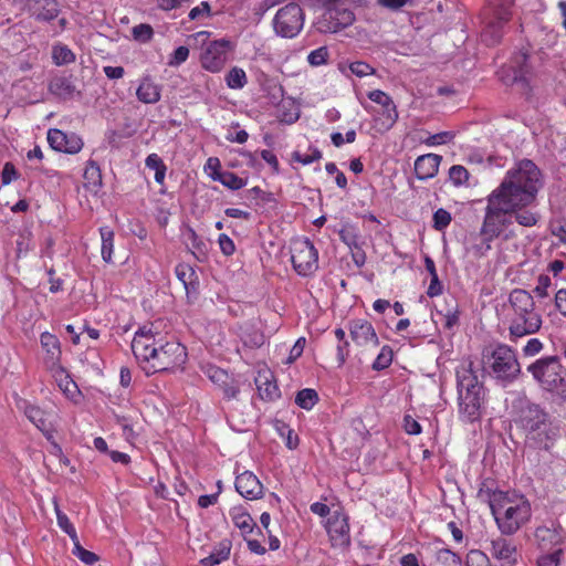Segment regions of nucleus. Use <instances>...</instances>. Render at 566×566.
<instances>
[{
  "label": "nucleus",
  "instance_id": "f257e3e1",
  "mask_svg": "<svg viewBox=\"0 0 566 566\" xmlns=\"http://www.w3.org/2000/svg\"><path fill=\"white\" fill-rule=\"evenodd\" d=\"M543 187L541 169L531 159H522L509 169L501 184L486 197L488 224L514 218L523 227H534L539 214L528 209Z\"/></svg>",
  "mask_w": 566,
  "mask_h": 566
},
{
  "label": "nucleus",
  "instance_id": "f03ea898",
  "mask_svg": "<svg viewBox=\"0 0 566 566\" xmlns=\"http://www.w3.org/2000/svg\"><path fill=\"white\" fill-rule=\"evenodd\" d=\"M132 350L147 375L184 370L188 359L186 346L175 339L166 340L154 323L135 332Z\"/></svg>",
  "mask_w": 566,
  "mask_h": 566
},
{
  "label": "nucleus",
  "instance_id": "7ed1b4c3",
  "mask_svg": "<svg viewBox=\"0 0 566 566\" xmlns=\"http://www.w3.org/2000/svg\"><path fill=\"white\" fill-rule=\"evenodd\" d=\"M515 423L523 430L526 441L539 449L549 450L559 434V429L549 413L535 402L521 403Z\"/></svg>",
  "mask_w": 566,
  "mask_h": 566
},
{
  "label": "nucleus",
  "instance_id": "20e7f679",
  "mask_svg": "<svg viewBox=\"0 0 566 566\" xmlns=\"http://www.w3.org/2000/svg\"><path fill=\"white\" fill-rule=\"evenodd\" d=\"M507 322L509 338L514 343L541 329L543 318L536 308L531 293L522 289L511 291L509 295Z\"/></svg>",
  "mask_w": 566,
  "mask_h": 566
},
{
  "label": "nucleus",
  "instance_id": "39448f33",
  "mask_svg": "<svg viewBox=\"0 0 566 566\" xmlns=\"http://www.w3.org/2000/svg\"><path fill=\"white\" fill-rule=\"evenodd\" d=\"M489 503L495 523L503 535L515 534L531 520V503L524 495L494 491Z\"/></svg>",
  "mask_w": 566,
  "mask_h": 566
},
{
  "label": "nucleus",
  "instance_id": "423d86ee",
  "mask_svg": "<svg viewBox=\"0 0 566 566\" xmlns=\"http://www.w3.org/2000/svg\"><path fill=\"white\" fill-rule=\"evenodd\" d=\"M539 388L560 402L566 401V367L557 355L543 356L526 367Z\"/></svg>",
  "mask_w": 566,
  "mask_h": 566
},
{
  "label": "nucleus",
  "instance_id": "0eeeda50",
  "mask_svg": "<svg viewBox=\"0 0 566 566\" xmlns=\"http://www.w3.org/2000/svg\"><path fill=\"white\" fill-rule=\"evenodd\" d=\"M364 6L365 0H325L316 28L322 33H337L353 25L356 20L355 9Z\"/></svg>",
  "mask_w": 566,
  "mask_h": 566
},
{
  "label": "nucleus",
  "instance_id": "6e6552de",
  "mask_svg": "<svg viewBox=\"0 0 566 566\" xmlns=\"http://www.w3.org/2000/svg\"><path fill=\"white\" fill-rule=\"evenodd\" d=\"M485 370L496 380L512 382L521 374L516 350L506 344H496L483 354Z\"/></svg>",
  "mask_w": 566,
  "mask_h": 566
},
{
  "label": "nucleus",
  "instance_id": "1a4fd4ad",
  "mask_svg": "<svg viewBox=\"0 0 566 566\" xmlns=\"http://www.w3.org/2000/svg\"><path fill=\"white\" fill-rule=\"evenodd\" d=\"M512 0H488L481 12L484 30L482 36L491 44L497 43L501 38V29L512 17Z\"/></svg>",
  "mask_w": 566,
  "mask_h": 566
},
{
  "label": "nucleus",
  "instance_id": "9d476101",
  "mask_svg": "<svg viewBox=\"0 0 566 566\" xmlns=\"http://www.w3.org/2000/svg\"><path fill=\"white\" fill-rule=\"evenodd\" d=\"M305 14L300 4L290 2L279 9L273 19L274 32L286 39H293L304 27Z\"/></svg>",
  "mask_w": 566,
  "mask_h": 566
},
{
  "label": "nucleus",
  "instance_id": "9b49d317",
  "mask_svg": "<svg viewBox=\"0 0 566 566\" xmlns=\"http://www.w3.org/2000/svg\"><path fill=\"white\" fill-rule=\"evenodd\" d=\"M291 261L298 275H312L318 269V251L310 239H295L291 243Z\"/></svg>",
  "mask_w": 566,
  "mask_h": 566
},
{
  "label": "nucleus",
  "instance_id": "f8f14e48",
  "mask_svg": "<svg viewBox=\"0 0 566 566\" xmlns=\"http://www.w3.org/2000/svg\"><path fill=\"white\" fill-rule=\"evenodd\" d=\"M232 51V43L228 40H214L205 45L200 54L202 69L211 73H219L229 60Z\"/></svg>",
  "mask_w": 566,
  "mask_h": 566
},
{
  "label": "nucleus",
  "instance_id": "ddd939ff",
  "mask_svg": "<svg viewBox=\"0 0 566 566\" xmlns=\"http://www.w3.org/2000/svg\"><path fill=\"white\" fill-rule=\"evenodd\" d=\"M488 206L485 207V213L483 218L482 226L480 228V235L482 237V242L480 244H474L472 247V252L476 258L484 256L491 250V242L499 238L501 233L512 224V220L510 218H501L502 223L488 224Z\"/></svg>",
  "mask_w": 566,
  "mask_h": 566
},
{
  "label": "nucleus",
  "instance_id": "4468645a",
  "mask_svg": "<svg viewBox=\"0 0 566 566\" xmlns=\"http://www.w3.org/2000/svg\"><path fill=\"white\" fill-rule=\"evenodd\" d=\"M18 408L23 410L24 416L48 438H53L54 432V415L45 411L36 405L27 400H21Z\"/></svg>",
  "mask_w": 566,
  "mask_h": 566
},
{
  "label": "nucleus",
  "instance_id": "2eb2a0df",
  "mask_svg": "<svg viewBox=\"0 0 566 566\" xmlns=\"http://www.w3.org/2000/svg\"><path fill=\"white\" fill-rule=\"evenodd\" d=\"M534 537L537 547L542 552H553L562 547L565 541L564 528L557 523L537 526L534 532Z\"/></svg>",
  "mask_w": 566,
  "mask_h": 566
},
{
  "label": "nucleus",
  "instance_id": "dca6fc26",
  "mask_svg": "<svg viewBox=\"0 0 566 566\" xmlns=\"http://www.w3.org/2000/svg\"><path fill=\"white\" fill-rule=\"evenodd\" d=\"M326 531L333 546L344 547L349 545L348 516L342 511H334L327 520Z\"/></svg>",
  "mask_w": 566,
  "mask_h": 566
},
{
  "label": "nucleus",
  "instance_id": "f3484780",
  "mask_svg": "<svg viewBox=\"0 0 566 566\" xmlns=\"http://www.w3.org/2000/svg\"><path fill=\"white\" fill-rule=\"evenodd\" d=\"M46 138L52 149L71 155L80 153L84 145L76 134H66L57 128H50Z\"/></svg>",
  "mask_w": 566,
  "mask_h": 566
},
{
  "label": "nucleus",
  "instance_id": "a211bd4d",
  "mask_svg": "<svg viewBox=\"0 0 566 566\" xmlns=\"http://www.w3.org/2000/svg\"><path fill=\"white\" fill-rule=\"evenodd\" d=\"M207 376L221 390L226 400L238 399L240 394L239 382L227 370L211 366L207 370Z\"/></svg>",
  "mask_w": 566,
  "mask_h": 566
},
{
  "label": "nucleus",
  "instance_id": "6ab92c4d",
  "mask_svg": "<svg viewBox=\"0 0 566 566\" xmlns=\"http://www.w3.org/2000/svg\"><path fill=\"white\" fill-rule=\"evenodd\" d=\"M349 334L352 340L359 347H377L378 336L373 324L366 319H354L349 322Z\"/></svg>",
  "mask_w": 566,
  "mask_h": 566
},
{
  "label": "nucleus",
  "instance_id": "aec40b11",
  "mask_svg": "<svg viewBox=\"0 0 566 566\" xmlns=\"http://www.w3.org/2000/svg\"><path fill=\"white\" fill-rule=\"evenodd\" d=\"M237 492L244 499L253 501L263 496V484L251 471L238 474L234 481Z\"/></svg>",
  "mask_w": 566,
  "mask_h": 566
},
{
  "label": "nucleus",
  "instance_id": "412c9836",
  "mask_svg": "<svg viewBox=\"0 0 566 566\" xmlns=\"http://www.w3.org/2000/svg\"><path fill=\"white\" fill-rule=\"evenodd\" d=\"M483 398V391L473 390L459 392L460 415L469 422L478 420L481 416Z\"/></svg>",
  "mask_w": 566,
  "mask_h": 566
},
{
  "label": "nucleus",
  "instance_id": "4be33fe9",
  "mask_svg": "<svg viewBox=\"0 0 566 566\" xmlns=\"http://www.w3.org/2000/svg\"><path fill=\"white\" fill-rule=\"evenodd\" d=\"M490 554L500 563V566H514L517 562L515 544L504 537H496L491 541Z\"/></svg>",
  "mask_w": 566,
  "mask_h": 566
},
{
  "label": "nucleus",
  "instance_id": "5701e85b",
  "mask_svg": "<svg viewBox=\"0 0 566 566\" xmlns=\"http://www.w3.org/2000/svg\"><path fill=\"white\" fill-rule=\"evenodd\" d=\"M22 2L28 12L38 21L50 22L60 13L57 0H22Z\"/></svg>",
  "mask_w": 566,
  "mask_h": 566
},
{
  "label": "nucleus",
  "instance_id": "b1692460",
  "mask_svg": "<svg viewBox=\"0 0 566 566\" xmlns=\"http://www.w3.org/2000/svg\"><path fill=\"white\" fill-rule=\"evenodd\" d=\"M41 347L44 350V365L48 369L54 370L61 366V343L59 338L49 332H43L40 336Z\"/></svg>",
  "mask_w": 566,
  "mask_h": 566
},
{
  "label": "nucleus",
  "instance_id": "393cba45",
  "mask_svg": "<svg viewBox=\"0 0 566 566\" xmlns=\"http://www.w3.org/2000/svg\"><path fill=\"white\" fill-rule=\"evenodd\" d=\"M442 156L437 154H426L415 160V174L419 180H428L438 175Z\"/></svg>",
  "mask_w": 566,
  "mask_h": 566
},
{
  "label": "nucleus",
  "instance_id": "a878e982",
  "mask_svg": "<svg viewBox=\"0 0 566 566\" xmlns=\"http://www.w3.org/2000/svg\"><path fill=\"white\" fill-rule=\"evenodd\" d=\"M184 242L191 252V254L199 261L205 262L208 259L209 244L208 242L198 235V233L191 227H187L182 231Z\"/></svg>",
  "mask_w": 566,
  "mask_h": 566
},
{
  "label": "nucleus",
  "instance_id": "bb28decb",
  "mask_svg": "<svg viewBox=\"0 0 566 566\" xmlns=\"http://www.w3.org/2000/svg\"><path fill=\"white\" fill-rule=\"evenodd\" d=\"M472 363L462 365L457 369L458 391H483L482 384L479 382L478 376L472 369Z\"/></svg>",
  "mask_w": 566,
  "mask_h": 566
},
{
  "label": "nucleus",
  "instance_id": "cd10ccee",
  "mask_svg": "<svg viewBox=\"0 0 566 566\" xmlns=\"http://www.w3.org/2000/svg\"><path fill=\"white\" fill-rule=\"evenodd\" d=\"M136 96L142 103L155 104L161 97V86L155 83L150 76H144L136 90Z\"/></svg>",
  "mask_w": 566,
  "mask_h": 566
},
{
  "label": "nucleus",
  "instance_id": "c85d7f7f",
  "mask_svg": "<svg viewBox=\"0 0 566 566\" xmlns=\"http://www.w3.org/2000/svg\"><path fill=\"white\" fill-rule=\"evenodd\" d=\"M527 55L526 54H520L517 56V66L510 64L504 65L501 67V70L497 72L501 81L506 85H512L518 81L524 80L525 75V64H526Z\"/></svg>",
  "mask_w": 566,
  "mask_h": 566
},
{
  "label": "nucleus",
  "instance_id": "c756f323",
  "mask_svg": "<svg viewBox=\"0 0 566 566\" xmlns=\"http://www.w3.org/2000/svg\"><path fill=\"white\" fill-rule=\"evenodd\" d=\"M229 515L234 526L240 530L241 535L244 538L256 527V524L251 517L250 513L242 505L231 507Z\"/></svg>",
  "mask_w": 566,
  "mask_h": 566
},
{
  "label": "nucleus",
  "instance_id": "7c9ffc66",
  "mask_svg": "<svg viewBox=\"0 0 566 566\" xmlns=\"http://www.w3.org/2000/svg\"><path fill=\"white\" fill-rule=\"evenodd\" d=\"M54 371V377L57 381L59 388L67 399L72 400L73 402H77L82 395L76 382L71 378V376L62 366H60V368H55Z\"/></svg>",
  "mask_w": 566,
  "mask_h": 566
},
{
  "label": "nucleus",
  "instance_id": "2f4dec72",
  "mask_svg": "<svg viewBox=\"0 0 566 566\" xmlns=\"http://www.w3.org/2000/svg\"><path fill=\"white\" fill-rule=\"evenodd\" d=\"M48 90L51 94L59 98L70 99L73 97L76 87L73 84L71 77L55 76L50 81Z\"/></svg>",
  "mask_w": 566,
  "mask_h": 566
},
{
  "label": "nucleus",
  "instance_id": "473e14b6",
  "mask_svg": "<svg viewBox=\"0 0 566 566\" xmlns=\"http://www.w3.org/2000/svg\"><path fill=\"white\" fill-rule=\"evenodd\" d=\"M255 382L262 400L273 401L280 397L281 392L274 379L260 374Z\"/></svg>",
  "mask_w": 566,
  "mask_h": 566
},
{
  "label": "nucleus",
  "instance_id": "72a5a7b5",
  "mask_svg": "<svg viewBox=\"0 0 566 566\" xmlns=\"http://www.w3.org/2000/svg\"><path fill=\"white\" fill-rule=\"evenodd\" d=\"M84 186L92 191H97L102 187V172L98 164L88 160L83 174Z\"/></svg>",
  "mask_w": 566,
  "mask_h": 566
},
{
  "label": "nucleus",
  "instance_id": "f704fd0d",
  "mask_svg": "<svg viewBox=\"0 0 566 566\" xmlns=\"http://www.w3.org/2000/svg\"><path fill=\"white\" fill-rule=\"evenodd\" d=\"M99 234L102 239V259L104 262L111 263L113 261L115 233L109 227L105 226L99 228Z\"/></svg>",
  "mask_w": 566,
  "mask_h": 566
},
{
  "label": "nucleus",
  "instance_id": "c9c22d12",
  "mask_svg": "<svg viewBox=\"0 0 566 566\" xmlns=\"http://www.w3.org/2000/svg\"><path fill=\"white\" fill-rule=\"evenodd\" d=\"M226 84L231 90H241L248 84V76L242 67H231L224 76Z\"/></svg>",
  "mask_w": 566,
  "mask_h": 566
},
{
  "label": "nucleus",
  "instance_id": "e433bc0d",
  "mask_svg": "<svg viewBox=\"0 0 566 566\" xmlns=\"http://www.w3.org/2000/svg\"><path fill=\"white\" fill-rule=\"evenodd\" d=\"M446 310H440L438 313L444 318V327L451 329L453 326L458 325L460 311L457 301L451 297L450 300H446Z\"/></svg>",
  "mask_w": 566,
  "mask_h": 566
},
{
  "label": "nucleus",
  "instance_id": "4c0bfd02",
  "mask_svg": "<svg viewBox=\"0 0 566 566\" xmlns=\"http://www.w3.org/2000/svg\"><path fill=\"white\" fill-rule=\"evenodd\" d=\"M368 98L371 102L379 104L381 107H387L389 115L388 119L389 122L392 120V118L396 116V105L387 93L380 90H374L368 93Z\"/></svg>",
  "mask_w": 566,
  "mask_h": 566
},
{
  "label": "nucleus",
  "instance_id": "58836bf2",
  "mask_svg": "<svg viewBox=\"0 0 566 566\" xmlns=\"http://www.w3.org/2000/svg\"><path fill=\"white\" fill-rule=\"evenodd\" d=\"M145 165L147 168L155 170V181L163 185L166 178L167 167L159 155L155 153L148 155L145 160Z\"/></svg>",
  "mask_w": 566,
  "mask_h": 566
},
{
  "label": "nucleus",
  "instance_id": "ea45409f",
  "mask_svg": "<svg viewBox=\"0 0 566 566\" xmlns=\"http://www.w3.org/2000/svg\"><path fill=\"white\" fill-rule=\"evenodd\" d=\"M214 181H219L224 187L231 190H239L247 185V179L239 177L237 174L226 170L221 174H217Z\"/></svg>",
  "mask_w": 566,
  "mask_h": 566
},
{
  "label": "nucleus",
  "instance_id": "a19ab883",
  "mask_svg": "<svg viewBox=\"0 0 566 566\" xmlns=\"http://www.w3.org/2000/svg\"><path fill=\"white\" fill-rule=\"evenodd\" d=\"M449 180L451 184L457 187H468L470 180L469 170L462 165H453L449 169Z\"/></svg>",
  "mask_w": 566,
  "mask_h": 566
},
{
  "label": "nucleus",
  "instance_id": "79ce46f5",
  "mask_svg": "<svg viewBox=\"0 0 566 566\" xmlns=\"http://www.w3.org/2000/svg\"><path fill=\"white\" fill-rule=\"evenodd\" d=\"M52 60L55 65H66L75 61V54L65 44H56L52 49Z\"/></svg>",
  "mask_w": 566,
  "mask_h": 566
},
{
  "label": "nucleus",
  "instance_id": "37998d69",
  "mask_svg": "<svg viewBox=\"0 0 566 566\" xmlns=\"http://www.w3.org/2000/svg\"><path fill=\"white\" fill-rule=\"evenodd\" d=\"M318 401V395L314 389L305 388L300 390L295 397V403L305 410H311Z\"/></svg>",
  "mask_w": 566,
  "mask_h": 566
},
{
  "label": "nucleus",
  "instance_id": "c03bdc74",
  "mask_svg": "<svg viewBox=\"0 0 566 566\" xmlns=\"http://www.w3.org/2000/svg\"><path fill=\"white\" fill-rule=\"evenodd\" d=\"M230 555V543H221L218 548L210 553V555L202 559L206 566H214L228 559Z\"/></svg>",
  "mask_w": 566,
  "mask_h": 566
},
{
  "label": "nucleus",
  "instance_id": "a18cd8bd",
  "mask_svg": "<svg viewBox=\"0 0 566 566\" xmlns=\"http://www.w3.org/2000/svg\"><path fill=\"white\" fill-rule=\"evenodd\" d=\"M55 513H56V522H57L59 527L70 536L72 542H76L78 536H77L74 525L72 524V522L70 521L67 515L59 509V505L56 503H55Z\"/></svg>",
  "mask_w": 566,
  "mask_h": 566
},
{
  "label": "nucleus",
  "instance_id": "49530a36",
  "mask_svg": "<svg viewBox=\"0 0 566 566\" xmlns=\"http://www.w3.org/2000/svg\"><path fill=\"white\" fill-rule=\"evenodd\" d=\"M436 559L442 566H461V557L449 548H440L437 551Z\"/></svg>",
  "mask_w": 566,
  "mask_h": 566
},
{
  "label": "nucleus",
  "instance_id": "de8ad7c7",
  "mask_svg": "<svg viewBox=\"0 0 566 566\" xmlns=\"http://www.w3.org/2000/svg\"><path fill=\"white\" fill-rule=\"evenodd\" d=\"M563 556V547H558L553 552H546L537 558L536 566H559Z\"/></svg>",
  "mask_w": 566,
  "mask_h": 566
},
{
  "label": "nucleus",
  "instance_id": "09e8293b",
  "mask_svg": "<svg viewBox=\"0 0 566 566\" xmlns=\"http://www.w3.org/2000/svg\"><path fill=\"white\" fill-rule=\"evenodd\" d=\"M394 353L390 346L385 345L381 347L380 353L373 363V369L382 370L389 367L392 363Z\"/></svg>",
  "mask_w": 566,
  "mask_h": 566
},
{
  "label": "nucleus",
  "instance_id": "8fccbe9b",
  "mask_svg": "<svg viewBox=\"0 0 566 566\" xmlns=\"http://www.w3.org/2000/svg\"><path fill=\"white\" fill-rule=\"evenodd\" d=\"M451 221H452L451 213L443 208H439L433 213L432 227L437 231H443L444 229H447L449 227Z\"/></svg>",
  "mask_w": 566,
  "mask_h": 566
},
{
  "label": "nucleus",
  "instance_id": "3c124183",
  "mask_svg": "<svg viewBox=\"0 0 566 566\" xmlns=\"http://www.w3.org/2000/svg\"><path fill=\"white\" fill-rule=\"evenodd\" d=\"M73 554L86 565H93L99 559L95 553L82 547L78 538L76 539V542H73Z\"/></svg>",
  "mask_w": 566,
  "mask_h": 566
},
{
  "label": "nucleus",
  "instance_id": "603ef678",
  "mask_svg": "<svg viewBox=\"0 0 566 566\" xmlns=\"http://www.w3.org/2000/svg\"><path fill=\"white\" fill-rule=\"evenodd\" d=\"M132 34L136 41L146 43L153 39L154 30L150 24L140 23L132 29Z\"/></svg>",
  "mask_w": 566,
  "mask_h": 566
},
{
  "label": "nucleus",
  "instance_id": "864d4df0",
  "mask_svg": "<svg viewBox=\"0 0 566 566\" xmlns=\"http://www.w3.org/2000/svg\"><path fill=\"white\" fill-rule=\"evenodd\" d=\"M328 57V49L326 46H319L310 52V54L307 55V62L312 66H321L327 63Z\"/></svg>",
  "mask_w": 566,
  "mask_h": 566
},
{
  "label": "nucleus",
  "instance_id": "5fc2aeb1",
  "mask_svg": "<svg viewBox=\"0 0 566 566\" xmlns=\"http://www.w3.org/2000/svg\"><path fill=\"white\" fill-rule=\"evenodd\" d=\"M292 158L294 161H297L302 165H310L314 161H317L322 158V151L317 148L311 149L307 154H302L300 151H294L292 154Z\"/></svg>",
  "mask_w": 566,
  "mask_h": 566
},
{
  "label": "nucleus",
  "instance_id": "6e6d98bb",
  "mask_svg": "<svg viewBox=\"0 0 566 566\" xmlns=\"http://www.w3.org/2000/svg\"><path fill=\"white\" fill-rule=\"evenodd\" d=\"M19 172L11 161H7L1 171V182L3 186L10 185L19 178Z\"/></svg>",
  "mask_w": 566,
  "mask_h": 566
},
{
  "label": "nucleus",
  "instance_id": "4d7b16f0",
  "mask_svg": "<svg viewBox=\"0 0 566 566\" xmlns=\"http://www.w3.org/2000/svg\"><path fill=\"white\" fill-rule=\"evenodd\" d=\"M454 138V134L452 132H440L429 136L424 144L428 146H438L450 143Z\"/></svg>",
  "mask_w": 566,
  "mask_h": 566
},
{
  "label": "nucleus",
  "instance_id": "13d9d810",
  "mask_svg": "<svg viewBox=\"0 0 566 566\" xmlns=\"http://www.w3.org/2000/svg\"><path fill=\"white\" fill-rule=\"evenodd\" d=\"M211 15V6L208 1H202L199 6L192 8L189 11L188 18L191 21L200 18H208Z\"/></svg>",
  "mask_w": 566,
  "mask_h": 566
},
{
  "label": "nucleus",
  "instance_id": "bf43d9fd",
  "mask_svg": "<svg viewBox=\"0 0 566 566\" xmlns=\"http://www.w3.org/2000/svg\"><path fill=\"white\" fill-rule=\"evenodd\" d=\"M31 234L30 233H20L19 239L17 240V259H21L27 255V253L31 250Z\"/></svg>",
  "mask_w": 566,
  "mask_h": 566
},
{
  "label": "nucleus",
  "instance_id": "052dcab7",
  "mask_svg": "<svg viewBox=\"0 0 566 566\" xmlns=\"http://www.w3.org/2000/svg\"><path fill=\"white\" fill-rule=\"evenodd\" d=\"M544 349V344L538 338H530L522 352L525 357H533L538 355Z\"/></svg>",
  "mask_w": 566,
  "mask_h": 566
},
{
  "label": "nucleus",
  "instance_id": "680f3d73",
  "mask_svg": "<svg viewBox=\"0 0 566 566\" xmlns=\"http://www.w3.org/2000/svg\"><path fill=\"white\" fill-rule=\"evenodd\" d=\"M189 56V49L185 45L178 46L169 57L168 65L179 66L187 61Z\"/></svg>",
  "mask_w": 566,
  "mask_h": 566
},
{
  "label": "nucleus",
  "instance_id": "e2e57ef3",
  "mask_svg": "<svg viewBox=\"0 0 566 566\" xmlns=\"http://www.w3.org/2000/svg\"><path fill=\"white\" fill-rule=\"evenodd\" d=\"M339 238L349 249H358V235L353 228H343L339 231Z\"/></svg>",
  "mask_w": 566,
  "mask_h": 566
},
{
  "label": "nucleus",
  "instance_id": "0e129e2a",
  "mask_svg": "<svg viewBox=\"0 0 566 566\" xmlns=\"http://www.w3.org/2000/svg\"><path fill=\"white\" fill-rule=\"evenodd\" d=\"M349 70L358 77H364L374 73V69L366 62L356 61L349 64Z\"/></svg>",
  "mask_w": 566,
  "mask_h": 566
},
{
  "label": "nucleus",
  "instance_id": "69168bd1",
  "mask_svg": "<svg viewBox=\"0 0 566 566\" xmlns=\"http://www.w3.org/2000/svg\"><path fill=\"white\" fill-rule=\"evenodd\" d=\"M551 284V277L542 274L538 276L537 285L534 287L533 292L537 297L544 298L548 295V287Z\"/></svg>",
  "mask_w": 566,
  "mask_h": 566
},
{
  "label": "nucleus",
  "instance_id": "338daca9",
  "mask_svg": "<svg viewBox=\"0 0 566 566\" xmlns=\"http://www.w3.org/2000/svg\"><path fill=\"white\" fill-rule=\"evenodd\" d=\"M218 243H219L221 252L224 255L230 256L234 253V251H235L234 242L228 234H226V233L219 234Z\"/></svg>",
  "mask_w": 566,
  "mask_h": 566
},
{
  "label": "nucleus",
  "instance_id": "774afa93",
  "mask_svg": "<svg viewBox=\"0 0 566 566\" xmlns=\"http://www.w3.org/2000/svg\"><path fill=\"white\" fill-rule=\"evenodd\" d=\"M555 306L559 314L566 318V289H560L556 292Z\"/></svg>",
  "mask_w": 566,
  "mask_h": 566
}]
</instances>
